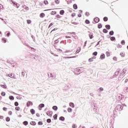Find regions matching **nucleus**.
Returning a JSON list of instances; mask_svg holds the SVG:
<instances>
[{
  "instance_id": "1",
  "label": "nucleus",
  "mask_w": 128,
  "mask_h": 128,
  "mask_svg": "<svg viewBox=\"0 0 128 128\" xmlns=\"http://www.w3.org/2000/svg\"><path fill=\"white\" fill-rule=\"evenodd\" d=\"M116 110H122V106L120 104H118L116 106Z\"/></svg>"
},
{
  "instance_id": "2",
  "label": "nucleus",
  "mask_w": 128,
  "mask_h": 128,
  "mask_svg": "<svg viewBox=\"0 0 128 128\" xmlns=\"http://www.w3.org/2000/svg\"><path fill=\"white\" fill-rule=\"evenodd\" d=\"M44 104H41L39 105V110H42V108H44Z\"/></svg>"
},
{
  "instance_id": "3",
  "label": "nucleus",
  "mask_w": 128,
  "mask_h": 128,
  "mask_svg": "<svg viewBox=\"0 0 128 128\" xmlns=\"http://www.w3.org/2000/svg\"><path fill=\"white\" fill-rule=\"evenodd\" d=\"M122 100V95L120 94L118 96V100Z\"/></svg>"
},
{
  "instance_id": "4",
  "label": "nucleus",
  "mask_w": 128,
  "mask_h": 128,
  "mask_svg": "<svg viewBox=\"0 0 128 128\" xmlns=\"http://www.w3.org/2000/svg\"><path fill=\"white\" fill-rule=\"evenodd\" d=\"M27 106H32V102L28 101L26 104Z\"/></svg>"
},
{
  "instance_id": "5",
  "label": "nucleus",
  "mask_w": 128,
  "mask_h": 128,
  "mask_svg": "<svg viewBox=\"0 0 128 128\" xmlns=\"http://www.w3.org/2000/svg\"><path fill=\"white\" fill-rule=\"evenodd\" d=\"M94 22H100V18H96L94 19Z\"/></svg>"
},
{
  "instance_id": "6",
  "label": "nucleus",
  "mask_w": 128,
  "mask_h": 128,
  "mask_svg": "<svg viewBox=\"0 0 128 128\" xmlns=\"http://www.w3.org/2000/svg\"><path fill=\"white\" fill-rule=\"evenodd\" d=\"M55 18H56L57 20H60V18H62V16L60 14H57Z\"/></svg>"
},
{
  "instance_id": "7",
  "label": "nucleus",
  "mask_w": 128,
  "mask_h": 128,
  "mask_svg": "<svg viewBox=\"0 0 128 128\" xmlns=\"http://www.w3.org/2000/svg\"><path fill=\"white\" fill-rule=\"evenodd\" d=\"M81 48L80 47H78V50H76V54H78L80 52Z\"/></svg>"
},
{
  "instance_id": "8",
  "label": "nucleus",
  "mask_w": 128,
  "mask_h": 128,
  "mask_svg": "<svg viewBox=\"0 0 128 128\" xmlns=\"http://www.w3.org/2000/svg\"><path fill=\"white\" fill-rule=\"evenodd\" d=\"M89 38L90 40H92V38H94V34H92V33H90L89 34Z\"/></svg>"
},
{
  "instance_id": "9",
  "label": "nucleus",
  "mask_w": 128,
  "mask_h": 128,
  "mask_svg": "<svg viewBox=\"0 0 128 128\" xmlns=\"http://www.w3.org/2000/svg\"><path fill=\"white\" fill-rule=\"evenodd\" d=\"M30 124H32V126H36V123L34 121H32L30 122Z\"/></svg>"
},
{
  "instance_id": "10",
  "label": "nucleus",
  "mask_w": 128,
  "mask_h": 128,
  "mask_svg": "<svg viewBox=\"0 0 128 128\" xmlns=\"http://www.w3.org/2000/svg\"><path fill=\"white\" fill-rule=\"evenodd\" d=\"M30 112L32 114H36V111L34 109L30 110Z\"/></svg>"
},
{
  "instance_id": "11",
  "label": "nucleus",
  "mask_w": 128,
  "mask_h": 128,
  "mask_svg": "<svg viewBox=\"0 0 128 128\" xmlns=\"http://www.w3.org/2000/svg\"><path fill=\"white\" fill-rule=\"evenodd\" d=\"M50 14H52V16H54V14H56V11H52L50 12Z\"/></svg>"
},
{
  "instance_id": "12",
  "label": "nucleus",
  "mask_w": 128,
  "mask_h": 128,
  "mask_svg": "<svg viewBox=\"0 0 128 128\" xmlns=\"http://www.w3.org/2000/svg\"><path fill=\"white\" fill-rule=\"evenodd\" d=\"M46 16V14H44V13H41L40 14V18H44V16Z\"/></svg>"
},
{
  "instance_id": "13",
  "label": "nucleus",
  "mask_w": 128,
  "mask_h": 128,
  "mask_svg": "<svg viewBox=\"0 0 128 128\" xmlns=\"http://www.w3.org/2000/svg\"><path fill=\"white\" fill-rule=\"evenodd\" d=\"M64 14V10H61L60 12V14H61V16H62Z\"/></svg>"
},
{
  "instance_id": "14",
  "label": "nucleus",
  "mask_w": 128,
  "mask_h": 128,
  "mask_svg": "<svg viewBox=\"0 0 128 128\" xmlns=\"http://www.w3.org/2000/svg\"><path fill=\"white\" fill-rule=\"evenodd\" d=\"M70 106L71 108H74V104L72 102L70 103Z\"/></svg>"
},
{
  "instance_id": "15",
  "label": "nucleus",
  "mask_w": 128,
  "mask_h": 128,
  "mask_svg": "<svg viewBox=\"0 0 128 128\" xmlns=\"http://www.w3.org/2000/svg\"><path fill=\"white\" fill-rule=\"evenodd\" d=\"M100 58L101 60H104L106 56H104V54H103L100 56Z\"/></svg>"
},
{
  "instance_id": "16",
  "label": "nucleus",
  "mask_w": 128,
  "mask_h": 128,
  "mask_svg": "<svg viewBox=\"0 0 128 128\" xmlns=\"http://www.w3.org/2000/svg\"><path fill=\"white\" fill-rule=\"evenodd\" d=\"M73 8H74V10H77V8H78V5H76V4H74L73 5Z\"/></svg>"
},
{
  "instance_id": "17",
  "label": "nucleus",
  "mask_w": 128,
  "mask_h": 128,
  "mask_svg": "<svg viewBox=\"0 0 128 128\" xmlns=\"http://www.w3.org/2000/svg\"><path fill=\"white\" fill-rule=\"evenodd\" d=\"M56 30H58V28H54L53 30L51 31L50 34H56V32H54V31Z\"/></svg>"
},
{
  "instance_id": "18",
  "label": "nucleus",
  "mask_w": 128,
  "mask_h": 128,
  "mask_svg": "<svg viewBox=\"0 0 128 128\" xmlns=\"http://www.w3.org/2000/svg\"><path fill=\"white\" fill-rule=\"evenodd\" d=\"M106 30H110V26L108 24L106 26Z\"/></svg>"
},
{
  "instance_id": "19",
  "label": "nucleus",
  "mask_w": 128,
  "mask_h": 128,
  "mask_svg": "<svg viewBox=\"0 0 128 128\" xmlns=\"http://www.w3.org/2000/svg\"><path fill=\"white\" fill-rule=\"evenodd\" d=\"M85 24H90V22L88 20H85Z\"/></svg>"
},
{
  "instance_id": "20",
  "label": "nucleus",
  "mask_w": 128,
  "mask_h": 128,
  "mask_svg": "<svg viewBox=\"0 0 128 128\" xmlns=\"http://www.w3.org/2000/svg\"><path fill=\"white\" fill-rule=\"evenodd\" d=\"M9 98L10 100H14V96H10Z\"/></svg>"
},
{
  "instance_id": "21",
  "label": "nucleus",
  "mask_w": 128,
  "mask_h": 128,
  "mask_svg": "<svg viewBox=\"0 0 128 128\" xmlns=\"http://www.w3.org/2000/svg\"><path fill=\"white\" fill-rule=\"evenodd\" d=\"M102 28V24H98V28Z\"/></svg>"
},
{
  "instance_id": "22",
  "label": "nucleus",
  "mask_w": 128,
  "mask_h": 128,
  "mask_svg": "<svg viewBox=\"0 0 128 128\" xmlns=\"http://www.w3.org/2000/svg\"><path fill=\"white\" fill-rule=\"evenodd\" d=\"M52 109L54 110H58V106H54L52 107Z\"/></svg>"
},
{
  "instance_id": "23",
  "label": "nucleus",
  "mask_w": 128,
  "mask_h": 128,
  "mask_svg": "<svg viewBox=\"0 0 128 128\" xmlns=\"http://www.w3.org/2000/svg\"><path fill=\"white\" fill-rule=\"evenodd\" d=\"M23 124H24V126H28V122L27 121H25L23 122Z\"/></svg>"
},
{
  "instance_id": "24",
  "label": "nucleus",
  "mask_w": 128,
  "mask_h": 128,
  "mask_svg": "<svg viewBox=\"0 0 128 128\" xmlns=\"http://www.w3.org/2000/svg\"><path fill=\"white\" fill-rule=\"evenodd\" d=\"M46 114H47V116H52V114H50V112H46Z\"/></svg>"
},
{
  "instance_id": "25",
  "label": "nucleus",
  "mask_w": 128,
  "mask_h": 128,
  "mask_svg": "<svg viewBox=\"0 0 128 128\" xmlns=\"http://www.w3.org/2000/svg\"><path fill=\"white\" fill-rule=\"evenodd\" d=\"M15 110H17L18 112V110H20V108L17 106L15 108Z\"/></svg>"
},
{
  "instance_id": "26",
  "label": "nucleus",
  "mask_w": 128,
  "mask_h": 128,
  "mask_svg": "<svg viewBox=\"0 0 128 128\" xmlns=\"http://www.w3.org/2000/svg\"><path fill=\"white\" fill-rule=\"evenodd\" d=\"M106 55L107 56H110V52H106Z\"/></svg>"
},
{
  "instance_id": "27",
  "label": "nucleus",
  "mask_w": 128,
  "mask_h": 128,
  "mask_svg": "<svg viewBox=\"0 0 128 128\" xmlns=\"http://www.w3.org/2000/svg\"><path fill=\"white\" fill-rule=\"evenodd\" d=\"M102 32L104 33V34H107V32H108V31L106 30V29H104L102 30Z\"/></svg>"
},
{
  "instance_id": "28",
  "label": "nucleus",
  "mask_w": 128,
  "mask_h": 128,
  "mask_svg": "<svg viewBox=\"0 0 128 128\" xmlns=\"http://www.w3.org/2000/svg\"><path fill=\"white\" fill-rule=\"evenodd\" d=\"M53 118H54V120H57V118H58V115L56 114L55 115H54L53 116Z\"/></svg>"
},
{
  "instance_id": "29",
  "label": "nucleus",
  "mask_w": 128,
  "mask_h": 128,
  "mask_svg": "<svg viewBox=\"0 0 128 128\" xmlns=\"http://www.w3.org/2000/svg\"><path fill=\"white\" fill-rule=\"evenodd\" d=\"M23 8L26 10H28V7L26 6H24Z\"/></svg>"
},
{
  "instance_id": "30",
  "label": "nucleus",
  "mask_w": 128,
  "mask_h": 128,
  "mask_svg": "<svg viewBox=\"0 0 128 128\" xmlns=\"http://www.w3.org/2000/svg\"><path fill=\"white\" fill-rule=\"evenodd\" d=\"M72 108H68V112H72Z\"/></svg>"
},
{
  "instance_id": "31",
  "label": "nucleus",
  "mask_w": 128,
  "mask_h": 128,
  "mask_svg": "<svg viewBox=\"0 0 128 128\" xmlns=\"http://www.w3.org/2000/svg\"><path fill=\"white\" fill-rule=\"evenodd\" d=\"M44 4H46V5L48 4V0H44Z\"/></svg>"
},
{
  "instance_id": "32",
  "label": "nucleus",
  "mask_w": 128,
  "mask_h": 128,
  "mask_svg": "<svg viewBox=\"0 0 128 128\" xmlns=\"http://www.w3.org/2000/svg\"><path fill=\"white\" fill-rule=\"evenodd\" d=\"M27 24H32V20H27Z\"/></svg>"
},
{
  "instance_id": "33",
  "label": "nucleus",
  "mask_w": 128,
  "mask_h": 128,
  "mask_svg": "<svg viewBox=\"0 0 128 128\" xmlns=\"http://www.w3.org/2000/svg\"><path fill=\"white\" fill-rule=\"evenodd\" d=\"M116 40V38L112 36L110 38V40H112V42H114Z\"/></svg>"
},
{
  "instance_id": "34",
  "label": "nucleus",
  "mask_w": 128,
  "mask_h": 128,
  "mask_svg": "<svg viewBox=\"0 0 128 128\" xmlns=\"http://www.w3.org/2000/svg\"><path fill=\"white\" fill-rule=\"evenodd\" d=\"M88 62H94V58H89Z\"/></svg>"
},
{
  "instance_id": "35",
  "label": "nucleus",
  "mask_w": 128,
  "mask_h": 128,
  "mask_svg": "<svg viewBox=\"0 0 128 128\" xmlns=\"http://www.w3.org/2000/svg\"><path fill=\"white\" fill-rule=\"evenodd\" d=\"M108 17H104V22H108Z\"/></svg>"
},
{
  "instance_id": "36",
  "label": "nucleus",
  "mask_w": 128,
  "mask_h": 128,
  "mask_svg": "<svg viewBox=\"0 0 128 128\" xmlns=\"http://www.w3.org/2000/svg\"><path fill=\"white\" fill-rule=\"evenodd\" d=\"M38 126H42V124H44L42 122H38Z\"/></svg>"
},
{
  "instance_id": "37",
  "label": "nucleus",
  "mask_w": 128,
  "mask_h": 128,
  "mask_svg": "<svg viewBox=\"0 0 128 128\" xmlns=\"http://www.w3.org/2000/svg\"><path fill=\"white\" fill-rule=\"evenodd\" d=\"M60 120H64V118L61 116L60 118Z\"/></svg>"
},
{
  "instance_id": "38",
  "label": "nucleus",
  "mask_w": 128,
  "mask_h": 128,
  "mask_svg": "<svg viewBox=\"0 0 128 128\" xmlns=\"http://www.w3.org/2000/svg\"><path fill=\"white\" fill-rule=\"evenodd\" d=\"M1 96H6V92H2L1 93Z\"/></svg>"
},
{
  "instance_id": "39",
  "label": "nucleus",
  "mask_w": 128,
  "mask_h": 128,
  "mask_svg": "<svg viewBox=\"0 0 128 128\" xmlns=\"http://www.w3.org/2000/svg\"><path fill=\"white\" fill-rule=\"evenodd\" d=\"M14 106H18V102H14Z\"/></svg>"
},
{
  "instance_id": "40",
  "label": "nucleus",
  "mask_w": 128,
  "mask_h": 128,
  "mask_svg": "<svg viewBox=\"0 0 128 128\" xmlns=\"http://www.w3.org/2000/svg\"><path fill=\"white\" fill-rule=\"evenodd\" d=\"M10 118L9 117H7L6 118V122H10Z\"/></svg>"
},
{
  "instance_id": "41",
  "label": "nucleus",
  "mask_w": 128,
  "mask_h": 128,
  "mask_svg": "<svg viewBox=\"0 0 128 128\" xmlns=\"http://www.w3.org/2000/svg\"><path fill=\"white\" fill-rule=\"evenodd\" d=\"M55 2L57 4H60V0H55Z\"/></svg>"
},
{
  "instance_id": "42",
  "label": "nucleus",
  "mask_w": 128,
  "mask_h": 128,
  "mask_svg": "<svg viewBox=\"0 0 128 128\" xmlns=\"http://www.w3.org/2000/svg\"><path fill=\"white\" fill-rule=\"evenodd\" d=\"M110 36H113L114 35V31H110Z\"/></svg>"
},
{
  "instance_id": "43",
  "label": "nucleus",
  "mask_w": 128,
  "mask_h": 128,
  "mask_svg": "<svg viewBox=\"0 0 128 128\" xmlns=\"http://www.w3.org/2000/svg\"><path fill=\"white\" fill-rule=\"evenodd\" d=\"M39 4L40 6H44V3H42V2H39Z\"/></svg>"
},
{
  "instance_id": "44",
  "label": "nucleus",
  "mask_w": 128,
  "mask_h": 128,
  "mask_svg": "<svg viewBox=\"0 0 128 128\" xmlns=\"http://www.w3.org/2000/svg\"><path fill=\"white\" fill-rule=\"evenodd\" d=\"M71 16L72 18H74L76 16V13H72Z\"/></svg>"
},
{
  "instance_id": "45",
  "label": "nucleus",
  "mask_w": 128,
  "mask_h": 128,
  "mask_svg": "<svg viewBox=\"0 0 128 128\" xmlns=\"http://www.w3.org/2000/svg\"><path fill=\"white\" fill-rule=\"evenodd\" d=\"M93 56H98V52H94L93 54H92Z\"/></svg>"
},
{
  "instance_id": "46",
  "label": "nucleus",
  "mask_w": 128,
  "mask_h": 128,
  "mask_svg": "<svg viewBox=\"0 0 128 128\" xmlns=\"http://www.w3.org/2000/svg\"><path fill=\"white\" fill-rule=\"evenodd\" d=\"M46 122H47L50 123V122H51L52 120L48 118V119H47Z\"/></svg>"
},
{
  "instance_id": "47",
  "label": "nucleus",
  "mask_w": 128,
  "mask_h": 128,
  "mask_svg": "<svg viewBox=\"0 0 128 128\" xmlns=\"http://www.w3.org/2000/svg\"><path fill=\"white\" fill-rule=\"evenodd\" d=\"M117 48H122V45L118 44L117 45Z\"/></svg>"
},
{
  "instance_id": "48",
  "label": "nucleus",
  "mask_w": 128,
  "mask_h": 128,
  "mask_svg": "<svg viewBox=\"0 0 128 128\" xmlns=\"http://www.w3.org/2000/svg\"><path fill=\"white\" fill-rule=\"evenodd\" d=\"M8 76H10V78H14V76H12V74H9Z\"/></svg>"
},
{
  "instance_id": "49",
  "label": "nucleus",
  "mask_w": 128,
  "mask_h": 128,
  "mask_svg": "<svg viewBox=\"0 0 128 128\" xmlns=\"http://www.w3.org/2000/svg\"><path fill=\"white\" fill-rule=\"evenodd\" d=\"M2 88H6V85H1Z\"/></svg>"
},
{
  "instance_id": "50",
  "label": "nucleus",
  "mask_w": 128,
  "mask_h": 128,
  "mask_svg": "<svg viewBox=\"0 0 128 128\" xmlns=\"http://www.w3.org/2000/svg\"><path fill=\"white\" fill-rule=\"evenodd\" d=\"M8 114L9 116H12V111H9Z\"/></svg>"
},
{
  "instance_id": "51",
  "label": "nucleus",
  "mask_w": 128,
  "mask_h": 128,
  "mask_svg": "<svg viewBox=\"0 0 128 128\" xmlns=\"http://www.w3.org/2000/svg\"><path fill=\"white\" fill-rule=\"evenodd\" d=\"M2 40H4V43L6 42V39L5 38H2Z\"/></svg>"
},
{
  "instance_id": "52",
  "label": "nucleus",
  "mask_w": 128,
  "mask_h": 128,
  "mask_svg": "<svg viewBox=\"0 0 128 128\" xmlns=\"http://www.w3.org/2000/svg\"><path fill=\"white\" fill-rule=\"evenodd\" d=\"M122 44H126V42H124V40H122L121 42Z\"/></svg>"
},
{
  "instance_id": "53",
  "label": "nucleus",
  "mask_w": 128,
  "mask_h": 128,
  "mask_svg": "<svg viewBox=\"0 0 128 128\" xmlns=\"http://www.w3.org/2000/svg\"><path fill=\"white\" fill-rule=\"evenodd\" d=\"M120 54L121 56H125L124 53V52H121Z\"/></svg>"
},
{
  "instance_id": "54",
  "label": "nucleus",
  "mask_w": 128,
  "mask_h": 128,
  "mask_svg": "<svg viewBox=\"0 0 128 128\" xmlns=\"http://www.w3.org/2000/svg\"><path fill=\"white\" fill-rule=\"evenodd\" d=\"M7 110H8V108L5 107L3 108V110H4V112H6Z\"/></svg>"
},
{
  "instance_id": "55",
  "label": "nucleus",
  "mask_w": 128,
  "mask_h": 128,
  "mask_svg": "<svg viewBox=\"0 0 128 128\" xmlns=\"http://www.w3.org/2000/svg\"><path fill=\"white\" fill-rule=\"evenodd\" d=\"M86 15L87 16H90V12H86Z\"/></svg>"
},
{
  "instance_id": "56",
  "label": "nucleus",
  "mask_w": 128,
  "mask_h": 128,
  "mask_svg": "<svg viewBox=\"0 0 128 128\" xmlns=\"http://www.w3.org/2000/svg\"><path fill=\"white\" fill-rule=\"evenodd\" d=\"M128 82V78H126V79L124 80V83L125 84H126V82Z\"/></svg>"
},
{
  "instance_id": "57",
  "label": "nucleus",
  "mask_w": 128,
  "mask_h": 128,
  "mask_svg": "<svg viewBox=\"0 0 128 128\" xmlns=\"http://www.w3.org/2000/svg\"><path fill=\"white\" fill-rule=\"evenodd\" d=\"M72 128H76V124H74L72 126Z\"/></svg>"
},
{
  "instance_id": "58",
  "label": "nucleus",
  "mask_w": 128,
  "mask_h": 128,
  "mask_svg": "<svg viewBox=\"0 0 128 128\" xmlns=\"http://www.w3.org/2000/svg\"><path fill=\"white\" fill-rule=\"evenodd\" d=\"M54 26V24L52 23H50L48 26V28H50V26Z\"/></svg>"
},
{
  "instance_id": "59",
  "label": "nucleus",
  "mask_w": 128,
  "mask_h": 128,
  "mask_svg": "<svg viewBox=\"0 0 128 128\" xmlns=\"http://www.w3.org/2000/svg\"><path fill=\"white\" fill-rule=\"evenodd\" d=\"M66 38H70V36H66Z\"/></svg>"
},
{
  "instance_id": "60",
  "label": "nucleus",
  "mask_w": 128,
  "mask_h": 128,
  "mask_svg": "<svg viewBox=\"0 0 128 128\" xmlns=\"http://www.w3.org/2000/svg\"><path fill=\"white\" fill-rule=\"evenodd\" d=\"M10 32H8L7 34H6V36H10Z\"/></svg>"
},
{
  "instance_id": "61",
  "label": "nucleus",
  "mask_w": 128,
  "mask_h": 128,
  "mask_svg": "<svg viewBox=\"0 0 128 128\" xmlns=\"http://www.w3.org/2000/svg\"><path fill=\"white\" fill-rule=\"evenodd\" d=\"M4 118V116H0V120H2Z\"/></svg>"
},
{
  "instance_id": "62",
  "label": "nucleus",
  "mask_w": 128,
  "mask_h": 128,
  "mask_svg": "<svg viewBox=\"0 0 128 128\" xmlns=\"http://www.w3.org/2000/svg\"><path fill=\"white\" fill-rule=\"evenodd\" d=\"M78 18H82V14H78Z\"/></svg>"
},
{
  "instance_id": "63",
  "label": "nucleus",
  "mask_w": 128,
  "mask_h": 128,
  "mask_svg": "<svg viewBox=\"0 0 128 128\" xmlns=\"http://www.w3.org/2000/svg\"><path fill=\"white\" fill-rule=\"evenodd\" d=\"M2 5L0 4V10H2Z\"/></svg>"
},
{
  "instance_id": "64",
  "label": "nucleus",
  "mask_w": 128,
  "mask_h": 128,
  "mask_svg": "<svg viewBox=\"0 0 128 128\" xmlns=\"http://www.w3.org/2000/svg\"><path fill=\"white\" fill-rule=\"evenodd\" d=\"M100 90H101V92H102V90H104V88H100Z\"/></svg>"
}]
</instances>
